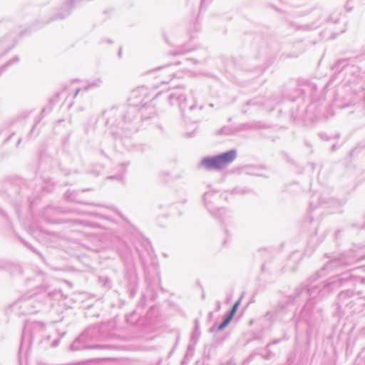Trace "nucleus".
<instances>
[{
  "mask_svg": "<svg viewBox=\"0 0 365 365\" xmlns=\"http://www.w3.org/2000/svg\"><path fill=\"white\" fill-rule=\"evenodd\" d=\"M236 155V151L232 150L212 158H204L201 163L207 169L220 170L232 163Z\"/></svg>",
  "mask_w": 365,
  "mask_h": 365,
  "instance_id": "obj_1",
  "label": "nucleus"
},
{
  "mask_svg": "<svg viewBox=\"0 0 365 365\" xmlns=\"http://www.w3.org/2000/svg\"><path fill=\"white\" fill-rule=\"evenodd\" d=\"M240 303H241L240 300H238L237 302H235V304L233 305L229 315L226 317V319L224 320V322H222L220 324V326L218 327V330H222L230 323V322L232 320L234 316L235 315Z\"/></svg>",
  "mask_w": 365,
  "mask_h": 365,
  "instance_id": "obj_2",
  "label": "nucleus"
}]
</instances>
